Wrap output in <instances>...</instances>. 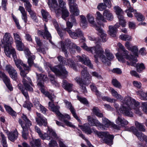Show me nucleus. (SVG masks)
I'll list each match as a JSON object with an SVG mask.
<instances>
[{
    "instance_id": "obj_1",
    "label": "nucleus",
    "mask_w": 147,
    "mask_h": 147,
    "mask_svg": "<svg viewBox=\"0 0 147 147\" xmlns=\"http://www.w3.org/2000/svg\"><path fill=\"white\" fill-rule=\"evenodd\" d=\"M121 106L119 108L118 104L115 103L114 106L118 112L123 114L125 115L132 117L133 113L131 111L132 109L134 110L135 113L139 115H142V113L139 109V103L130 96H127L120 100Z\"/></svg>"
},
{
    "instance_id": "obj_2",
    "label": "nucleus",
    "mask_w": 147,
    "mask_h": 147,
    "mask_svg": "<svg viewBox=\"0 0 147 147\" xmlns=\"http://www.w3.org/2000/svg\"><path fill=\"white\" fill-rule=\"evenodd\" d=\"M81 47L88 52L94 54L95 58V62L96 63L98 62V59H99L101 61L104 63L109 65L111 63L109 61H111L114 58V56L110 52V50L106 49L104 51L102 47L99 45L93 47H88L85 43H84Z\"/></svg>"
},
{
    "instance_id": "obj_3",
    "label": "nucleus",
    "mask_w": 147,
    "mask_h": 147,
    "mask_svg": "<svg viewBox=\"0 0 147 147\" xmlns=\"http://www.w3.org/2000/svg\"><path fill=\"white\" fill-rule=\"evenodd\" d=\"M87 124H85L83 126L79 125L80 128L87 134H90L93 133L96 135L98 137L101 138V140L108 145H111L113 144V139L114 136L113 135H110L107 132H98L96 129L92 128V129Z\"/></svg>"
},
{
    "instance_id": "obj_4",
    "label": "nucleus",
    "mask_w": 147,
    "mask_h": 147,
    "mask_svg": "<svg viewBox=\"0 0 147 147\" xmlns=\"http://www.w3.org/2000/svg\"><path fill=\"white\" fill-rule=\"evenodd\" d=\"M87 119L91 126H96L100 130L106 129L109 127H113L116 129H119L120 127L119 126L110 121L107 118L104 117H103L102 119L103 124L98 120L93 118L90 116L87 117Z\"/></svg>"
},
{
    "instance_id": "obj_5",
    "label": "nucleus",
    "mask_w": 147,
    "mask_h": 147,
    "mask_svg": "<svg viewBox=\"0 0 147 147\" xmlns=\"http://www.w3.org/2000/svg\"><path fill=\"white\" fill-rule=\"evenodd\" d=\"M80 67L82 68V77L83 78L85 79L86 81L88 80V83L85 82L84 84L81 78L78 77H77L75 78V80L76 82L82 87V88L83 90V92H86V87L83 86L84 84L88 85V84L90 82L91 77L88 72L87 68L84 66H80Z\"/></svg>"
},
{
    "instance_id": "obj_6",
    "label": "nucleus",
    "mask_w": 147,
    "mask_h": 147,
    "mask_svg": "<svg viewBox=\"0 0 147 147\" xmlns=\"http://www.w3.org/2000/svg\"><path fill=\"white\" fill-rule=\"evenodd\" d=\"M26 78V79L24 78L22 80L23 83L25 88H24L22 85L20 84L18 85V87L26 99L28 100L29 99V97L27 90L30 91H33V89L31 86L32 85L31 80L28 77H27Z\"/></svg>"
},
{
    "instance_id": "obj_7",
    "label": "nucleus",
    "mask_w": 147,
    "mask_h": 147,
    "mask_svg": "<svg viewBox=\"0 0 147 147\" xmlns=\"http://www.w3.org/2000/svg\"><path fill=\"white\" fill-rule=\"evenodd\" d=\"M35 129L40 137L43 140L46 139L49 140L51 138L57 139L58 138V136L55 131L49 127H48L47 132L44 134H42L40 129L37 126H35Z\"/></svg>"
},
{
    "instance_id": "obj_8",
    "label": "nucleus",
    "mask_w": 147,
    "mask_h": 147,
    "mask_svg": "<svg viewBox=\"0 0 147 147\" xmlns=\"http://www.w3.org/2000/svg\"><path fill=\"white\" fill-rule=\"evenodd\" d=\"M13 39L9 35V34L6 33L3 38V41L2 43L4 45V52L6 56L10 58V53L11 50L15 49L13 48H9L10 45L13 42Z\"/></svg>"
},
{
    "instance_id": "obj_9",
    "label": "nucleus",
    "mask_w": 147,
    "mask_h": 147,
    "mask_svg": "<svg viewBox=\"0 0 147 147\" xmlns=\"http://www.w3.org/2000/svg\"><path fill=\"white\" fill-rule=\"evenodd\" d=\"M52 3H50V7L55 10L58 11V12L61 15L62 18L64 20V2L63 0H58L60 8H58V5L56 0H51Z\"/></svg>"
},
{
    "instance_id": "obj_10",
    "label": "nucleus",
    "mask_w": 147,
    "mask_h": 147,
    "mask_svg": "<svg viewBox=\"0 0 147 147\" xmlns=\"http://www.w3.org/2000/svg\"><path fill=\"white\" fill-rule=\"evenodd\" d=\"M131 57H129L128 55L126 57L127 61L126 62L127 65H131L132 66H136L138 71L140 72L145 69V67L143 63H138L137 65L136 62H137V60L136 57H134L133 56L131 55Z\"/></svg>"
},
{
    "instance_id": "obj_11",
    "label": "nucleus",
    "mask_w": 147,
    "mask_h": 147,
    "mask_svg": "<svg viewBox=\"0 0 147 147\" xmlns=\"http://www.w3.org/2000/svg\"><path fill=\"white\" fill-rule=\"evenodd\" d=\"M117 46L124 52V54L123 56H122L120 55L119 53H117L115 55L116 57L119 61L123 63H125L127 61L126 59V56L128 55L129 57H131V55L130 56L128 54V51L125 50L124 47L121 43L119 42Z\"/></svg>"
},
{
    "instance_id": "obj_12",
    "label": "nucleus",
    "mask_w": 147,
    "mask_h": 147,
    "mask_svg": "<svg viewBox=\"0 0 147 147\" xmlns=\"http://www.w3.org/2000/svg\"><path fill=\"white\" fill-rule=\"evenodd\" d=\"M58 61L60 62V65L58 69L53 67L51 68V69L56 75L59 76H63L64 74V70L63 66V57L61 56L57 57Z\"/></svg>"
},
{
    "instance_id": "obj_13",
    "label": "nucleus",
    "mask_w": 147,
    "mask_h": 147,
    "mask_svg": "<svg viewBox=\"0 0 147 147\" xmlns=\"http://www.w3.org/2000/svg\"><path fill=\"white\" fill-rule=\"evenodd\" d=\"M115 11L117 16V17L119 21L120 24L123 27L125 26L126 24L125 20H124L123 11L118 6H116L114 7Z\"/></svg>"
},
{
    "instance_id": "obj_14",
    "label": "nucleus",
    "mask_w": 147,
    "mask_h": 147,
    "mask_svg": "<svg viewBox=\"0 0 147 147\" xmlns=\"http://www.w3.org/2000/svg\"><path fill=\"white\" fill-rule=\"evenodd\" d=\"M129 131H132L136 135L138 139L141 141H145L146 143L144 147H147V137L144 136L141 132H138L137 130L134 127H131Z\"/></svg>"
},
{
    "instance_id": "obj_15",
    "label": "nucleus",
    "mask_w": 147,
    "mask_h": 147,
    "mask_svg": "<svg viewBox=\"0 0 147 147\" xmlns=\"http://www.w3.org/2000/svg\"><path fill=\"white\" fill-rule=\"evenodd\" d=\"M70 12L74 16L79 15L80 11L78 9V6L75 3V0H68Z\"/></svg>"
},
{
    "instance_id": "obj_16",
    "label": "nucleus",
    "mask_w": 147,
    "mask_h": 147,
    "mask_svg": "<svg viewBox=\"0 0 147 147\" xmlns=\"http://www.w3.org/2000/svg\"><path fill=\"white\" fill-rule=\"evenodd\" d=\"M38 34L40 36H41L44 39H47L49 40L50 42L52 44H53L52 42L51 36V34L48 31L46 24H44V30H38Z\"/></svg>"
},
{
    "instance_id": "obj_17",
    "label": "nucleus",
    "mask_w": 147,
    "mask_h": 147,
    "mask_svg": "<svg viewBox=\"0 0 147 147\" xmlns=\"http://www.w3.org/2000/svg\"><path fill=\"white\" fill-rule=\"evenodd\" d=\"M76 59L78 60L79 61L81 62L82 63L88 66L90 68H93V65L91 63L90 60L85 55H83L82 57L80 56H77Z\"/></svg>"
},
{
    "instance_id": "obj_18",
    "label": "nucleus",
    "mask_w": 147,
    "mask_h": 147,
    "mask_svg": "<svg viewBox=\"0 0 147 147\" xmlns=\"http://www.w3.org/2000/svg\"><path fill=\"white\" fill-rule=\"evenodd\" d=\"M36 114V121L37 124L40 126L42 125L46 126L47 124V119L40 113L37 112Z\"/></svg>"
},
{
    "instance_id": "obj_19",
    "label": "nucleus",
    "mask_w": 147,
    "mask_h": 147,
    "mask_svg": "<svg viewBox=\"0 0 147 147\" xmlns=\"http://www.w3.org/2000/svg\"><path fill=\"white\" fill-rule=\"evenodd\" d=\"M12 55V57L14 59V61L15 63V65L20 70L21 69V65L23 67V64H25L23 63L22 61L20 59H17V56L15 50H11V52L10 53V56Z\"/></svg>"
},
{
    "instance_id": "obj_20",
    "label": "nucleus",
    "mask_w": 147,
    "mask_h": 147,
    "mask_svg": "<svg viewBox=\"0 0 147 147\" xmlns=\"http://www.w3.org/2000/svg\"><path fill=\"white\" fill-rule=\"evenodd\" d=\"M65 103L66 104V107L70 110L74 117L79 122L81 123V121L77 115L76 113V110L73 107L71 103L65 100Z\"/></svg>"
},
{
    "instance_id": "obj_21",
    "label": "nucleus",
    "mask_w": 147,
    "mask_h": 147,
    "mask_svg": "<svg viewBox=\"0 0 147 147\" xmlns=\"http://www.w3.org/2000/svg\"><path fill=\"white\" fill-rule=\"evenodd\" d=\"M36 74L38 77L37 80L38 86L41 87H43L44 85L43 84L42 82L47 81L48 80L47 76L43 75L42 74H38L37 73H36Z\"/></svg>"
},
{
    "instance_id": "obj_22",
    "label": "nucleus",
    "mask_w": 147,
    "mask_h": 147,
    "mask_svg": "<svg viewBox=\"0 0 147 147\" xmlns=\"http://www.w3.org/2000/svg\"><path fill=\"white\" fill-rule=\"evenodd\" d=\"M67 32L70 36L74 39H77L78 37H81L83 35V33L80 29L76 30L75 32H72L69 29H68Z\"/></svg>"
},
{
    "instance_id": "obj_23",
    "label": "nucleus",
    "mask_w": 147,
    "mask_h": 147,
    "mask_svg": "<svg viewBox=\"0 0 147 147\" xmlns=\"http://www.w3.org/2000/svg\"><path fill=\"white\" fill-rule=\"evenodd\" d=\"M35 57L34 55L29 56L28 59V63L29 65V66H28L26 64H23V69L26 70H30L31 67L34 64V60L35 59Z\"/></svg>"
},
{
    "instance_id": "obj_24",
    "label": "nucleus",
    "mask_w": 147,
    "mask_h": 147,
    "mask_svg": "<svg viewBox=\"0 0 147 147\" xmlns=\"http://www.w3.org/2000/svg\"><path fill=\"white\" fill-rule=\"evenodd\" d=\"M77 24V23L75 18L73 16V15L70 16V18L66 23L67 28L66 29L65 28V31H67L68 29L70 30V29L72 28L73 25H76Z\"/></svg>"
},
{
    "instance_id": "obj_25",
    "label": "nucleus",
    "mask_w": 147,
    "mask_h": 147,
    "mask_svg": "<svg viewBox=\"0 0 147 147\" xmlns=\"http://www.w3.org/2000/svg\"><path fill=\"white\" fill-rule=\"evenodd\" d=\"M22 117L25 122V123L21 119H19L18 120V123L21 125V127L22 125H23L24 126H27L28 127H30L32 125L31 121L27 118L26 115L23 114Z\"/></svg>"
},
{
    "instance_id": "obj_26",
    "label": "nucleus",
    "mask_w": 147,
    "mask_h": 147,
    "mask_svg": "<svg viewBox=\"0 0 147 147\" xmlns=\"http://www.w3.org/2000/svg\"><path fill=\"white\" fill-rule=\"evenodd\" d=\"M96 30L98 32V34L100 36L102 42H106L107 38V35L105 32L100 27H96Z\"/></svg>"
},
{
    "instance_id": "obj_27",
    "label": "nucleus",
    "mask_w": 147,
    "mask_h": 147,
    "mask_svg": "<svg viewBox=\"0 0 147 147\" xmlns=\"http://www.w3.org/2000/svg\"><path fill=\"white\" fill-rule=\"evenodd\" d=\"M59 107L58 106L55 105L51 109V110L53 112H55L58 116V118L60 121L64 122V116L59 111Z\"/></svg>"
},
{
    "instance_id": "obj_28",
    "label": "nucleus",
    "mask_w": 147,
    "mask_h": 147,
    "mask_svg": "<svg viewBox=\"0 0 147 147\" xmlns=\"http://www.w3.org/2000/svg\"><path fill=\"white\" fill-rule=\"evenodd\" d=\"M18 133L17 130L16 129L13 131L9 132L7 134L8 138L9 140L14 142L17 140L18 137Z\"/></svg>"
},
{
    "instance_id": "obj_29",
    "label": "nucleus",
    "mask_w": 147,
    "mask_h": 147,
    "mask_svg": "<svg viewBox=\"0 0 147 147\" xmlns=\"http://www.w3.org/2000/svg\"><path fill=\"white\" fill-rule=\"evenodd\" d=\"M22 13V18L24 21L25 25L26 24H29V23H27L28 17L26 12V11L24 8L21 6H20L18 9Z\"/></svg>"
},
{
    "instance_id": "obj_30",
    "label": "nucleus",
    "mask_w": 147,
    "mask_h": 147,
    "mask_svg": "<svg viewBox=\"0 0 147 147\" xmlns=\"http://www.w3.org/2000/svg\"><path fill=\"white\" fill-rule=\"evenodd\" d=\"M117 32V29L115 26L112 25L109 26L108 34L112 37L116 36V34Z\"/></svg>"
},
{
    "instance_id": "obj_31",
    "label": "nucleus",
    "mask_w": 147,
    "mask_h": 147,
    "mask_svg": "<svg viewBox=\"0 0 147 147\" xmlns=\"http://www.w3.org/2000/svg\"><path fill=\"white\" fill-rule=\"evenodd\" d=\"M69 47L70 48L71 47L73 49H76L77 51L78 52H80L81 49L80 47L77 46L75 44L71 42L69 40L67 39L66 40L65 42V46Z\"/></svg>"
},
{
    "instance_id": "obj_32",
    "label": "nucleus",
    "mask_w": 147,
    "mask_h": 147,
    "mask_svg": "<svg viewBox=\"0 0 147 147\" xmlns=\"http://www.w3.org/2000/svg\"><path fill=\"white\" fill-rule=\"evenodd\" d=\"M1 78L8 88L10 91H12L13 90V88L10 84L9 78L5 74Z\"/></svg>"
},
{
    "instance_id": "obj_33",
    "label": "nucleus",
    "mask_w": 147,
    "mask_h": 147,
    "mask_svg": "<svg viewBox=\"0 0 147 147\" xmlns=\"http://www.w3.org/2000/svg\"><path fill=\"white\" fill-rule=\"evenodd\" d=\"M41 12L44 21L47 22L49 20H51V16L46 10L42 9Z\"/></svg>"
},
{
    "instance_id": "obj_34",
    "label": "nucleus",
    "mask_w": 147,
    "mask_h": 147,
    "mask_svg": "<svg viewBox=\"0 0 147 147\" xmlns=\"http://www.w3.org/2000/svg\"><path fill=\"white\" fill-rule=\"evenodd\" d=\"M116 123L119 125H126L128 124V121L123 117L119 116L115 121Z\"/></svg>"
},
{
    "instance_id": "obj_35",
    "label": "nucleus",
    "mask_w": 147,
    "mask_h": 147,
    "mask_svg": "<svg viewBox=\"0 0 147 147\" xmlns=\"http://www.w3.org/2000/svg\"><path fill=\"white\" fill-rule=\"evenodd\" d=\"M88 22L91 25V26L94 27L96 29V27H99V26H97L94 21V17L91 15L88 14L86 16Z\"/></svg>"
},
{
    "instance_id": "obj_36",
    "label": "nucleus",
    "mask_w": 147,
    "mask_h": 147,
    "mask_svg": "<svg viewBox=\"0 0 147 147\" xmlns=\"http://www.w3.org/2000/svg\"><path fill=\"white\" fill-rule=\"evenodd\" d=\"M22 127L23 130L22 131V136L23 138L25 140L27 138L28 136V130L30 129V127L24 126L23 125H22Z\"/></svg>"
},
{
    "instance_id": "obj_37",
    "label": "nucleus",
    "mask_w": 147,
    "mask_h": 147,
    "mask_svg": "<svg viewBox=\"0 0 147 147\" xmlns=\"http://www.w3.org/2000/svg\"><path fill=\"white\" fill-rule=\"evenodd\" d=\"M104 16L108 20L112 21L113 19V16L112 14L108 10H105L103 13Z\"/></svg>"
},
{
    "instance_id": "obj_38",
    "label": "nucleus",
    "mask_w": 147,
    "mask_h": 147,
    "mask_svg": "<svg viewBox=\"0 0 147 147\" xmlns=\"http://www.w3.org/2000/svg\"><path fill=\"white\" fill-rule=\"evenodd\" d=\"M30 143L32 147H42L41 140L39 139H33Z\"/></svg>"
},
{
    "instance_id": "obj_39",
    "label": "nucleus",
    "mask_w": 147,
    "mask_h": 147,
    "mask_svg": "<svg viewBox=\"0 0 147 147\" xmlns=\"http://www.w3.org/2000/svg\"><path fill=\"white\" fill-rule=\"evenodd\" d=\"M109 91L112 96L117 99H119L120 100H121L122 99H124L121 95L118 94V92L113 88H110Z\"/></svg>"
},
{
    "instance_id": "obj_40",
    "label": "nucleus",
    "mask_w": 147,
    "mask_h": 147,
    "mask_svg": "<svg viewBox=\"0 0 147 147\" xmlns=\"http://www.w3.org/2000/svg\"><path fill=\"white\" fill-rule=\"evenodd\" d=\"M4 107L6 110L11 115L16 117V113L13 111V109L9 106L5 105Z\"/></svg>"
},
{
    "instance_id": "obj_41",
    "label": "nucleus",
    "mask_w": 147,
    "mask_h": 147,
    "mask_svg": "<svg viewBox=\"0 0 147 147\" xmlns=\"http://www.w3.org/2000/svg\"><path fill=\"white\" fill-rule=\"evenodd\" d=\"M53 23L54 26L58 33V34L60 37L62 38L63 35V33L62 32V30L59 28L58 24L56 21V20H53Z\"/></svg>"
},
{
    "instance_id": "obj_42",
    "label": "nucleus",
    "mask_w": 147,
    "mask_h": 147,
    "mask_svg": "<svg viewBox=\"0 0 147 147\" xmlns=\"http://www.w3.org/2000/svg\"><path fill=\"white\" fill-rule=\"evenodd\" d=\"M81 20L80 25L83 28H85L87 26L88 24L85 16L83 15L80 16Z\"/></svg>"
},
{
    "instance_id": "obj_43",
    "label": "nucleus",
    "mask_w": 147,
    "mask_h": 147,
    "mask_svg": "<svg viewBox=\"0 0 147 147\" xmlns=\"http://www.w3.org/2000/svg\"><path fill=\"white\" fill-rule=\"evenodd\" d=\"M134 16L137 20L139 21H143L145 19V17L141 13L136 12L134 13Z\"/></svg>"
},
{
    "instance_id": "obj_44",
    "label": "nucleus",
    "mask_w": 147,
    "mask_h": 147,
    "mask_svg": "<svg viewBox=\"0 0 147 147\" xmlns=\"http://www.w3.org/2000/svg\"><path fill=\"white\" fill-rule=\"evenodd\" d=\"M41 92L43 94H44L50 100L53 101V99L55 98V96L51 94L49 92H45L44 89L42 88L41 90Z\"/></svg>"
},
{
    "instance_id": "obj_45",
    "label": "nucleus",
    "mask_w": 147,
    "mask_h": 147,
    "mask_svg": "<svg viewBox=\"0 0 147 147\" xmlns=\"http://www.w3.org/2000/svg\"><path fill=\"white\" fill-rule=\"evenodd\" d=\"M136 11V10L134 9L132 7H130L125 11V12L127 13V16L130 18H132L133 16L132 14L131 13L134 12V13Z\"/></svg>"
},
{
    "instance_id": "obj_46",
    "label": "nucleus",
    "mask_w": 147,
    "mask_h": 147,
    "mask_svg": "<svg viewBox=\"0 0 147 147\" xmlns=\"http://www.w3.org/2000/svg\"><path fill=\"white\" fill-rule=\"evenodd\" d=\"M104 16L99 11H97L96 14V19L98 21H102L103 22H106V19L104 18Z\"/></svg>"
},
{
    "instance_id": "obj_47",
    "label": "nucleus",
    "mask_w": 147,
    "mask_h": 147,
    "mask_svg": "<svg viewBox=\"0 0 147 147\" xmlns=\"http://www.w3.org/2000/svg\"><path fill=\"white\" fill-rule=\"evenodd\" d=\"M129 50H130L136 56H138V49L137 46H132L131 49H130Z\"/></svg>"
},
{
    "instance_id": "obj_48",
    "label": "nucleus",
    "mask_w": 147,
    "mask_h": 147,
    "mask_svg": "<svg viewBox=\"0 0 147 147\" xmlns=\"http://www.w3.org/2000/svg\"><path fill=\"white\" fill-rule=\"evenodd\" d=\"M1 137V144L3 147H7V143L6 138L5 135L2 133H0Z\"/></svg>"
},
{
    "instance_id": "obj_49",
    "label": "nucleus",
    "mask_w": 147,
    "mask_h": 147,
    "mask_svg": "<svg viewBox=\"0 0 147 147\" xmlns=\"http://www.w3.org/2000/svg\"><path fill=\"white\" fill-rule=\"evenodd\" d=\"M31 18L36 22H38V19L36 15V13L32 10L28 12Z\"/></svg>"
},
{
    "instance_id": "obj_50",
    "label": "nucleus",
    "mask_w": 147,
    "mask_h": 147,
    "mask_svg": "<svg viewBox=\"0 0 147 147\" xmlns=\"http://www.w3.org/2000/svg\"><path fill=\"white\" fill-rule=\"evenodd\" d=\"M10 77L13 80H16L18 78V73L15 69L9 74Z\"/></svg>"
},
{
    "instance_id": "obj_51",
    "label": "nucleus",
    "mask_w": 147,
    "mask_h": 147,
    "mask_svg": "<svg viewBox=\"0 0 147 147\" xmlns=\"http://www.w3.org/2000/svg\"><path fill=\"white\" fill-rule=\"evenodd\" d=\"M135 125L139 130L143 131H145V129L144 128L145 127L141 123H139L138 121L135 122Z\"/></svg>"
},
{
    "instance_id": "obj_52",
    "label": "nucleus",
    "mask_w": 147,
    "mask_h": 147,
    "mask_svg": "<svg viewBox=\"0 0 147 147\" xmlns=\"http://www.w3.org/2000/svg\"><path fill=\"white\" fill-rule=\"evenodd\" d=\"M17 49L20 51H22L24 48L23 43L22 42V40L16 43Z\"/></svg>"
},
{
    "instance_id": "obj_53",
    "label": "nucleus",
    "mask_w": 147,
    "mask_h": 147,
    "mask_svg": "<svg viewBox=\"0 0 147 147\" xmlns=\"http://www.w3.org/2000/svg\"><path fill=\"white\" fill-rule=\"evenodd\" d=\"M72 84L65 81V90L70 92L72 90Z\"/></svg>"
},
{
    "instance_id": "obj_54",
    "label": "nucleus",
    "mask_w": 147,
    "mask_h": 147,
    "mask_svg": "<svg viewBox=\"0 0 147 147\" xmlns=\"http://www.w3.org/2000/svg\"><path fill=\"white\" fill-rule=\"evenodd\" d=\"M92 111L94 113L97 117H102V114L100 113L99 110L97 107H94L92 109Z\"/></svg>"
},
{
    "instance_id": "obj_55",
    "label": "nucleus",
    "mask_w": 147,
    "mask_h": 147,
    "mask_svg": "<svg viewBox=\"0 0 147 147\" xmlns=\"http://www.w3.org/2000/svg\"><path fill=\"white\" fill-rule=\"evenodd\" d=\"M24 5L25 8L26 10L28 12L31 10V7H32V5L30 4V2L28 1L25 2Z\"/></svg>"
},
{
    "instance_id": "obj_56",
    "label": "nucleus",
    "mask_w": 147,
    "mask_h": 147,
    "mask_svg": "<svg viewBox=\"0 0 147 147\" xmlns=\"http://www.w3.org/2000/svg\"><path fill=\"white\" fill-rule=\"evenodd\" d=\"M91 90L94 92L98 96H99L100 95V93L97 90L96 87L94 84H92L90 86Z\"/></svg>"
},
{
    "instance_id": "obj_57",
    "label": "nucleus",
    "mask_w": 147,
    "mask_h": 147,
    "mask_svg": "<svg viewBox=\"0 0 147 147\" xmlns=\"http://www.w3.org/2000/svg\"><path fill=\"white\" fill-rule=\"evenodd\" d=\"M113 85L116 87L121 89V86L120 83L116 79H113L112 81Z\"/></svg>"
},
{
    "instance_id": "obj_58",
    "label": "nucleus",
    "mask_w": 147,
    "mask_h": 147,
    "mask_svg": "<svg viewBox=\"0 0 147 147\" xmlns=\"http://www.w3.org/2000/svg\"><path fill=\"white\" fill-rule=\"evenodd\" d=\"M5 70L8 72L9 74L13 70L15 69L12 67L10 65L8 64L5 67Z\"/></svg>"
},
{
    "instance_id": "obj_59",
    "label": "nucleus",
    "mask_w": 147,
    "mask_h": 147,
    "mask_svg": "<svg viewBox=\"0 0 147 147\" xmlns=\"http://www.w3.org/2000/svg\"><path fill=\"white\" fill-rule=\"evenodd\" d=\"M106 8V6L105 3H100L97 6V8L100 11H102Z\"/></svg>"
},
{
    "instance_id": "obj_60",
    "label": "nucleus",
    "mask_w": 147,
    "mask_h": 147,
    "mask_svg": "<svg viewBox=\"0 0 147 147\" xmlns=\"http://www.w3.org/2000/svg\"><path fill=\"white\" fill-rule=\"evenodd\" d=\"M58 47L60 49H61L62 51L64 52V42L61 41L59 42Z\"/></svg>"
},
{
    "instance_id": "obj_61",
    "label": "nucleus",
    "mask_w": 147,
    "mask_h": 147,
    "mask_svg": "<svg viewBox=\"0 0 147 147\" xmlns=\"http://www.w3.org/2000/svg\"><path fill=\"white\" fill-rule=\"evenodd\" d=\"M77 97L78 99L82 103L86 105L88 104V102L86 98H82L78 96H77Z\"/></svg>"
},
{
    "instance_id": "obj_62",
    "label": "nucleus",
    "mask_w": 147,
    "mask_h": 147,
    "mask_svg": "<svg viewBox=\"0 0 147 147\" xmlns=\"http://www.w3.org/2000/svg\"><path fill=\"white\" fill-rule=\"evenodd\" d=\"M79 136L81 137H82L83 139L84 140H85L86 142L87 145L89 147H94L90 143V142L84 136V135L82 134H80Z\"/></svg>"
},
{
    "instance_id": "obj_63",
    "label": "nucleus",
    "mask_w": 147,
    "mask_h": 147,
    "mask_svg": "<svg viewBox=\"0 0 147 147\" xmlns=\"http://www.w3.org/2000/svg\"><path fill=\"white\" fill-rule=\"evenodd\" d=\"M13 35L14 38L15 40V42L16 43L22 41L20 36L17 33H13Z\"/></svg>"
},
{
    "instance_id": "obj_64",
    "label": "nucleus",
    "mask_w": 147,
    "mask_h": 147,
    "mask_svg": "<svg viewBox=\"0 0 147 147\" xmlns=\"http://www.w3.org/2000/svg\"><path fill=\"white\" fill-rule=\"evenodd\" d=\"M142 107L143 111L147 114V102L142 103Z\"/></svg>"
}]
</instances>
